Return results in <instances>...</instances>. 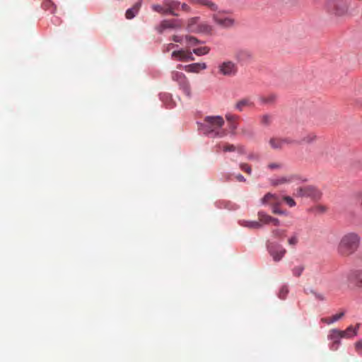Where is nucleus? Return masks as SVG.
Returning a JSON list of instances; mask_svg holds the SVG:
<instances>
[{
	"label": "nucleus",
	"instance_id": "1",
	"mask_svg": "<svg viewBox=\"0 0 362 362\" xmlns=\"http://www.w3.org/2000/svg\"><path fill=\"white\" fill-rule=\"evenodd\" d=\"M189 1L192 4L205 6L212 11V21L220 28H230L235 23V19L228 16L229 11L219 9L218 6L213 0H189Z\"/></svg>",
	"mask_w": 362,
	"mask_h": 362
},
{
	"label": "nucleus",
	"instance_id": "2",
	"mask_svg": "<svg viewBox=\"0 0 362 362\" xmlns=\"http://www.w3.org/2000/svg\"><path fill=\"white\" fill-rule=\"evenodd\" d=\"M224 120L221 116H207L200 124L199 129L210 137L221 138L227 134L226 130L222 128Z\"/></svg>",
	"mask_w": 362,
	"mask_h": 362
},
{
	"label": "nucleus",
	"instance_id": "3",
	"mask_svg": "<svg viewBox=\"0 0 362 362\" xmlns=\"http://www.w3.org/2000/svg\"><path fill=\"white\" fill-rule=\"evenodd\" d=\"M361 238L356 233L344 235L337 246L338 253L343 257H349L355 253L360 245Z\"/></svg>",
	"mask_w": 362,
	"mask_h": 362
},
{
	"label": "nucleus",
	"instance_id": "4",
	"mask_svg": "<svg viewBox=\"0 0 362 362\" xmlns=\"http://www.w3.org/2000/svg\"><path fill=\"white\" fill-rule=\"evenodd\" d=\"M326 12L337 20L349 16V4L347 0H327L325 4Z\"/></svg>",
	"mask_w": 362,
	"mask_h": 362
},
{
	"label": "nucleus",
	"instance_id": "5",
	"mask_svg": "<svg viewBox=\"0 0 362 362\" xmlns=\"http://www.w3.org/2000/svg\"><path fill=\"white\" fill-rule=\"evenodd\" d=\"M186 28L190 33L205 34L211 33L213 30L211 25L206 22L202 21L199 17L188 19Z\"/></svg>",
	"mask_w": 362,
	"mask_h": 362
},
{
	"label": "nucleus",
	"instance_id": "6",
	"mask_svg": "<svg viewBox=\"0 0 362 362\" xmlns=\"http://www.w3.org/2000/svg\"><path fill=\"white\" fill-rule=\"evenodd\" d=\"M294 194L296 197H308L313 199H319L321 197L320 191L311 185L297 188Z\"/></svg>",
	"mask_w": 362,
	"mask_h": 362
},
{
	"label": "nucleus",
	"instance_id": "7",
	"mask_svg": "<svg viewBox=\"0 0 362 362\" xmlns=\"http://www.w3.org/2000/svg\"><path fill=\"white\" fill-rule=\"evenodd\" d=\"M238 72L237 65L232 61H224L218 66V73L224 76H233Z\"/></svg>",
	"mask_w": 362,
	"mask_h": 362
},
{
	"label": "nucleus",
	"instance_id": "8",
	"mask_svg": "<svg viewBox=\"0 0 362 362\" xmlns=\"http://www.w3.org/2000/svg\"><path fill=\"white\" fill-rule=\"evenodd\" d=\"M347 281L350 286L356 288H362V270L356 269L351 271L347 274Z\"/></svg>",
	"mask_w": 362,
	"mask_h": 362
},
{
	"label": "nucleus",
	"instance_id": "9",
	"mask_svg": "<svg viewBox=\"0 0 362 362\" xmlns=\"http://www.w3.org/2000/svg\"><path fill=\"white\" fill-rule=\"evenodd\" d=\"M182 25V24L180 20H164L160 23L159 27L158 28V33H162L166 29H180Z\"/></svg>",
	"mask_w": 362,
	"mask_h": 362
},
{
	"label": "nucleus",
	"instance_id": "10",
	"mask_svg": "<svg viewBox=\"0 0 362 362\" xmlns=\"http://www.w3.org/2000/svg\"><path fill=\"white\" fill-rule=\"evenodd\" d=\"M171 57L172 59L182 62H189L194 60L192 52L188 49H183L173 51L171 54Z\"/></svg>",
	"mask_w": 362,
	"mask_h": 362
},
{
	"label": "nucleus",
	"instance_id": "11",
	"mask_svg": "<svg viewBox=\"0 0 362 362\" xmlns=\"http://www.w3.org/2000/svg\"><path fill=\"white\" fill-rule=\"evenodd\" d=\"M172 79L174 81H176L179 84V88L180 89H188L189 88V81L186 76L179 71H173L172 72Z\"/></svg>",
	"mask_w": 362,
	"mask_h": 362
},
{
	"label": "nucleus",
	"instance_id": "12",
	"mask_svg": "<svg viewBox=\"0 0 362 362\" xmlns=\"http://www.w3.org/2000/svg\"><path fill=\"white\" fill-rule=\"evenodd\" d=\"M178 69L183 68V69L189 73L198 74L202 70H205L207 68L206 63H193L188 65L182 66L181 64L177 66Z\"/></svg>",
	"mask_w": 362,
	"mask_h": 362
},
{
	"label": "nucleus",
	"instance_id": "13",
	"mask_svg": "<svg viewBox=\"0 0 362 362\" xmlns=\"http://www.w3.org/2000/svg\"><path fill=\"white\" fill-rule=\"evenodd\" d=\"M341 335L340 334V330L337 329H333L329 331V334L328 335V339L332 341L330 349L332 351H336L338 349L339 345L340 344V339H341Z\"/></svg>",
	"mask_w": 362,
	"mask_h": 362
},
{
	"label": "nucleus",
	"instance_id": "14",
	"mask_svg": "<svg viewBox=\"0 0 362 362\" xmlns=\"http://www.w3.org/2000/svg\"><path fill=\"white\" fill-rule=\"evenodd\" d=\"M269 251L276 262L280 261L286 252V250L279 245L270 246Z\"/></svg>",
	"mask_w": 362,
	"mask_h": 362
},
{
	"label": "nucleus",
	"instance_id": "15",
	"mask_svg": "<svg viewBox=\"0 0 362 362\" xmlns=\"http://www.w3.org/2000/svg\"><path fill=\"white\" fill-rule=\"evenodd\" d=\"M261 202L262 204L270 205L273 207L274 206H279L281 204V199L276 194L269 192L261 199Z\"/></svg>",
	"mask_w": 362,
	"mask_h": 362
},
{
	"label": "nucleus",
	"instance_id": "16",
	"mask_svg": "<svg viewBox=\"0 0 362 362\" xmlns=\"http://www.w3.org/2000/svg\"><path fill=\"white\" fill-rule=\"evenodd\" d=\"M160 99L167 105L168 107L172 108L176 106L180 101L173 98L174 95L169 92H163L159 95Z\"/></svg>",
	"mask_w": 362,
	"mask_h": 362
},
{
	"label": "nucleus",
	"instance_id": "17",
	"mask_svg": "<svg viewBox=\"0 0 362 362\" xmlns=\"http://www.w3.org/2000/svg\"><path fill=\"white\" fill-rule=\"evenodd\" d=\"M163 5L165 6L167 14H171L173 16H177L175 13L180 6V2L175 0H164Z\"/></svg>",
	"mask_w": 362,
	"mask_h": 362
},
{
	"label": "nucleus",
	"instance_id": "18",
	"mask_svg": "<svg viewBox=\"0 0 362 362\" xmlns=\"http://www.w3.org/2000/svg\"><path fill=\"white\" fill-rule=\"evenodd\" d=\"M360 327V324H357L355 327L351 325L346 328L345 330H340V334L341 337L346 339H350L353 337L357 335L358 328Z\"/></svg>",
	"mask_w": 362,
	"mask_h": 362
},
{
	"label": "nucleus",
	"instance_id": "19",
	"mask_svg": "<svg viewBox=\"0 0 362 362\" xmlns=\"http://www.w3.org/2000/svg\"><path fill=\"white\" fill-rule=\"evenodd\" d=\"M296 178L294 175H290L286 177H281L278 179H274L271 180V183L274 186H277L279 185H282L285 183H288L292 182Z\"/></svg>",
	"mask_w": 362,
	"mask_h": 362
},
{
	"label": "nucleus",
	"instance_id": "20",
	"mask_svg": "<svg viewBox=\"0 0 362 362\" xmlns=\"http://www.w3.org/2000/svg\"><path fill=\"white\" fill-rule=\"evenodd\" d=\"M141 3V1L136 3L132 8L127 10L125 16L127 19L133 18L140 9Z\"/></svg>",
	"mask_w": 362,
	"mask_h": 362
},
{
	"label": "nucleus",
	"instance_id": "21",
	"mask_svg": "<svg viewBox=\"0 0 362 362\" xmlns=\"http://www.w3.org/2000/svg\"><path fill=\"white\" fill-rule=\"evenodd\" d=\"M317 139V136L314 133H308L306 135H305L300 141H298V144H313L315 142Z\"/></svg>",
	"mask_w": 362,
	"mask_h": 362
},
{
	"label": "nucleus",
	"instance_id": "22",
	"mask_svg": "<svg viewBox=\"0 0 362 362\" xmlns=\"http://www.w3.org/2000/svg\"><path fill=\"white\" fill-rule=\"evenodd\" d=\"M240 225L249 228H262V223L257 221H242Z\"/></svg>",
	"mask_w": 362,
	"mask_h": 362
},
{
	"label": "nucleus",
	"instance_id": "23",
	"mask_svg": "<svg viewBox=\"0 0 362 362\" xmlns=\"http://www.w3.org/2000/svg\"><path fill=\"white\" fill-rule=\"evenodd\" d=\"M223 151L225 152L238 151L240 153H243L244 148L243 146H235L233 144H226L223 146Z\"/></svg>",
	"mask_w": 362,
	"mask_h": 362
},
{
	"label": "nucleus",
	"instance_id": "24",
	"mask_svg": "<svg viewBox=\"0 0 362 362\" xmlns=\"http://www.w3.org/2000/svg\"><path fill=\"white\" fill-rule=\"evenodd\" d=\"M272 216L264 213L263 211L258 212L259 222L262 224H270Z\"/></svg>",
	"mask_w": 362,
	"mask_h": 362
},
{
	"label": "nucleus",
	"instance_id": "25",
	"mask_svg": "<svg viewBox=\"0 0 362 362\" xmlns=\"http://www.w3.org/2000/svg\"><path fill=\"white\" fill-rule=\"evenodd\" d=\"M262 104L270 105L275 102L276 96L274 94H269L267 96H261L259 98Z\"/></svg>",
	"mask_w": 362,
	"mask_h": 362
},
{
	"label": "nucleus",
	"instance_id": "26",
	"mask_svg": "<svg viewBox=\"0 0 362 362\" xmlns=\"http://www.w3.org/2000/svg\"><path fill=\"white\" fill-rule=\"evenodd\" d=\"M269 142L271 147L274 149H279L283 148L281 138L273 137L270 139Z\"/></svg>",
	"mask_w": 362,
	"mask_h": 362
},
{
	"label": "nucleus",
	"instance_id": "27",
	"mask_svg": "<svg viewBox=\"0 0 362 362\" xmlns=\"http://www.w3.org/2000/svg\"><path fill=\"white\" fill-rule=\"evenodd\" d=\"M185 40L189 47L196 46L201 43V41L197 37L190 35H186Z\"/></svg>",
	"mask_w": 362,
	"mask_h": 362
},
{
	"label": "nucleus",
	"instance_id": "28",
	"mask_svg": "<svg viewBox=\"0 0 362 362\" xmlns=\"http://www.w3.org/2000/svg\"><path fill=\"white\" fill-rule=\"evenodd\" d=\"M210 51V48L208 47H202L199 48H195L192 52V53L195 54L197 56H202L207 54Z\"/></svg>",
	"mask_w": 362,
	"mask_h": 362
},
{
	"label": "nucleus",
	"instance_id": "29",
	"mask_svg": "<svg viewBox=\"0 0 362 362\" xmlns=\"http://www.w3.org/2000/svg\"><path fill=\"white\" fill-rule=\"evenodd\" d=\"M305 269V266L303 265V264H299V265H297V266H295L293 269H292V274L294 276L296 277H299L301 276L302 273L303 272Z\"/></svg>",
	"mask_w": 362,
	"mask_h": 362
},
{
	"label": "nucleus",
	"instance_id": "30",
	"mask_svg": "<svg viewBox=\"0 0 362 362\" xmlns=\"http://www.w3.org/2000/svg\"><path fill=\"white\" fill-rule=\"evenodd\" d=\"M272 122V117L270 115H263L260 117V123L262 125L267 127Z\"/></svg>",
	"mask_w": 362,
	"mask_h": 362
},
{
	"label": "nucleus",
	"instance_id": "31",
	"mask_svg": "<svg viewBox=\"0 0 362 362\" xmlns=\"http://www.w3.org/2000/svg\"><path fill=\"white\" fill-rule=\"evenodd\" d=\"M252 105L251 101L249 99H243L240 100L237 105L236 107L241 111L243 110V107L245 106H250Z\"/></svg>",
	"mask_w": 362,
	"mask_h": 362
},
{
	"label": "nucleus",
	"instance_id": "32",
	"mask_svg": "<svg viewBox=\"0 0 362 362\" xmlns=\"http://www.w3.org/2000/svg\"><path fill=\"white\" fill-rule=\"evenodd\" d=\"M152 8L153 11L162 13V14H167L165 6L163 5L160 4H154L152 6Z\"/></svg>",
	"mask_w": 362,
	"mask_h": 362
},
{
	"label": "nucleus",
	"instance_id": "33",
	"mask_svg": "<svg viewBox=\"0 0 362 362\" xmlns=\"http://www.w3.org/2000/svg\"><path fill=\"white\" fill-rule=\"evenodd\" d=\"M272 233L275 238H284L286 235V230L284 229L276 228L272 230Z\"/></svg>",
	"mask_w": 362,
	"mask_h": 362
},
{
	"label": "nucleus",
	"instance_id": "34",
	"mask_svg": "<svg viewBox=\"0 0 362 362\" xmlns=\"http://www.w3.org/2000/svg\"><path fill=\"white\" fill-rule=\"evenodd\" d=\"M281 141H282L283 147L285 145H292V144H298V141L292 139L288 137L281 138Z\"/></svg>",
	"mask_w": 362,
	"mask_h": 362
},
{
	"label": "nucleus",
	"instance_id": "35",
	"mask_svg": "<svg viewBox=\"0 0 362 362\" xmlns=\"http://www.w3.org/2000/svg\"><path fill=\"white\" fill-rule=\"evenodd\" d=\"M288 287L286 286H284L279 290V297L281 299H284L286 298V295L288 294Z\"/></svg>",
	"mask_w": 362,
	"mask_h": 362
},
{
	"label": "nucleus",
	"instance_id": "36",
	"mask_svg": "<svg viewBox=\"0 0 362 362\" xmlns=\"http://www.w3.org/2000/svg\"><path fill=\"white\" fill-rule=\"evenodd\" d=\"M240 168L248 175H250L252 173L251 167L247 163H240Z\"/></svg>",
	"mask_w": 362,
	"mask_h": 362
},
{
	"label": "nucleus",
	"instance_id": "37",
	"mask_svg": "<svg viewBox=\"0 0 362 362\" xmlns=\"http://www.w3.org/2000/svg\"><path fill=\"white\" fill-rule=\"evenodd\" d=\"M283 200L290 206L293 207L296 206V202L288 196L283 197Z\"/></svg>",
	"mask_w": 362,
	"mask_h": 362
},
{
	"label": "nucleus",
	"instance_id": "38",
	"mask_svg": "<svg viewBox=\"0 0 362 362\" xmlns=\"http://www.w3.org/2000/svg\"><path fill=\"white\" fill-rule=\"evenodd\" d=\"M355 199L356 204L362 207V189L356 194Z\"/></svg>",
	"mask_w": 362,
	"mask_h": 362
},
{
	"label": "nucleus",
	"instance_id": "39",
	"mask_svg": "<svg viewBox=\"0 0 362 362\" xmlns=\"http://www.w3.org/2000/svg\"><path fill=\"white\" fill-rule=\"evenodd\" d=\"M355 349L357 353L362 356V340L356 342Z\"/></svg>",
	"mask_w": 362,
	"mask_h": 362
},
{
	"label": "nucleus",
	"instance_id": "40",
	"mask_svg": "<svg viewBox=\"0 0 362 362\" xmlns=\"http://www.w3.org/2000/svg\"><path fill=\"white\" fill-rule=\"evenodd\" d=\"M298 242L297 236L293 235L288 240V243L290 245L295 246Z\"/></svg>",
	"mask_w": 362,
	"mask_h": 362
},
{
	"label": "nucleus",
	"instance_id": "41",
	"mask_svg": "<svg viewBox=\"0 0 362 362\" xmlns=\"http://www.w3.org/2000/svg\"><path fill=\"white\" fill-rule=\"evenodd\" d=\"M282 167V165L279 163H272L268 165V168L271 170L279 169Z\"/></svg>",
	"mask_w": 362,
	"mask_h": 362
},
{
	"label": "nucleus",
	"instance_id": "42",
	"mask_svg": "<svg viewBox=\"0 0 362 362\" xmlns=\"http://www.w3.org/2000/svg\"><path fill=\"white\" fill-rule=\"evenodd\" d=\"M344 315V312L337 313V314L334 315L332 317H331L332 321H333V322H334L340 320Z\"/></svg>",
	"mask_w": 362,
	"mask_h": 362
},
{
	"label": "nucleus",
	"instance_id": "43",
	"mask_svg": "<svg viewBox=\"0 0 362 362\" xmlns=\"http://www.w3.org/2000/svg\"><path fill=\"white\" fill-rule=\"evenodd\" d=\"M272 212L276 214H285V211L280 210L279 206H274L272 207Z\"/></svg>",
	"mask_w": 362,
	"mask_h": 362
},
{
	"label": "nucleus",
	"instance_id": "44",
	"mask_svg": "<svg viewBox=\"0 0 362 362\" xmlns=\"http://www.w3.org/2000/svg\"><path fill=\"white\" fill-rule=\"evenodd\" d=\"M175 47H177V45H175V44L169 43L165 45V47L163 49V52H168V51L173 49V48H175Z\"/></svg>",
	"mask_w": 362,
	"mask_h": 362
},
{
	"label": "nucleus",
	"instance_id": "45",
	"mask_svg": "<svg viewBox=\"0 0 362 362\" xmlns=\"http://www.w3.org/2000/svg\"><path fill=\"white\" fill-rule=\"evenodd\" d=\"M180 6L182 11H185L186 12H189L191 11V8L185 3H180Z\"/></svg>",
	"mask_w": 362,
	"mask_h": 362
},
{
	"label": "nucleus",
	"instance_id": "46",
	"mask_svg": "<svg viewBox=\"0 0 362 362\" xmlns=\"http://www.w3.org/2000/svg\"><path fill=\"white\" fill-rule=\"evenodd\" d=\"M172 40L175 42H181L182 40V37L178 35H173L172 37Z\"/></svg>",
	"mask_w": 362,
	"mask_h": 362
},
{
	"label": "nucleus",
	"instance_id": "47",
	"mask_svg": "<svg viewBox=\"0 0 362 362\" xmlns=\"http://www.w3.org/2000/svg\"><path fill=\"white\" fill-rule=\"evenodd\" d=\"M272 224H273L274 226H279L280 224V221L279 219L276 218H274L272 217V221L271 223Z\"/></svg>",
	"mask_w": 362,
	"mask_h": 362
},
{
	"label": "nucleus",
	"instance_id": "48",
	"mask_svg": "<svg viewBox=\"0 0 362 362\" xmlns=\"http://www.w3.org/2000/svg\"><path fill=\"white\" fill-rule=\"evenodd\" d=\"M321 321L322 322L327 323L328 325L333 323V321H332V318L331 317H329V318H326V317L322 318Z\"/></svg>",
	"mask_w": 362,
	"mask_h": 362
},
{
	"label": "nucleus",
	"instance_id": "49",
	"mask_svg": "<svg viewBox=\"0 0 362 362\" xmlns=\"http://www.w3.org/2000/svg\"><path fill=\"white\" fill-rule=\"evenodd\" d=\"M235 178L239 182H245L246 180L245 178L241 174L236 175Z\"/></svg>",
	"mask_w": 362,
	"mask_h": 362
},
{
	"label": "nucleus",
	"instance_id": "50",
	"mask_svg": "<svg viewBox=\"0 0 362 362\" xmlns=\"http://www.w3.org/2000/svg\"><path fill=\"white\" fill-rule=\"evenodd\" d=\"M226 119L229 122H233L235 119V117L234 115H226Z\"/></svg>",
	"mask_w": 362,
	"mask_h": 362
},
{
	"label": "nucleus",
	"instance_id": "51",
	"mask_svg": "<svg viewBox=\"0 0 362 362\" xmlns=\"http://www.w3.org/2000/svg\"><path fill=\"white\" fill-rule=\"evenodd\" d=\"M316 298L320 300H325V298H324L323 295H322V294H317Z\"/></svg>",
	"mask_w": 362,
	"mask_h": 362
},
{
	"label": "nucleus",
	"instance_id": "52",
	"mask_svg": "<svg viewBox=\"0 0 362 362\" xmlns=\"http://www.w3.org/2000/svg\"><path fill=\"white\" fill-rule=\"evenodd\" d=\"M182 95H184V96H185L187 98H189L190 92L185 91V92H182Z\"/></svg>",
	"mask_w": 362,
	"mask_h": 362
},
{
	"label": "nucleus",
	"instance_id": "53",
	"mask_svg": "<svg viewBox=\"0 0 362 362\" xmlns=\"http://www.w3.org/2000/svg\"><path fill=\"white\" fill-rule=\"evenodd\" d=\"M248 158L250 160H254V159H257V156L251 154V155H249Z\"/></svg>",
	"mask_w": 362,
	"mask_h": 362
},
{
	"label": "nucleus",
	"instance_id": "54",
	"mask_svg": "<svg viewBox=\"0 0 362 362\" xmlns=\"http://www.w3.org/2000/svg\"><path fill=\"white\" fill-rule=\"evenodd\" d=\"M231 129H232L233 130L235 129H236V125H235V124L232 123V124H231Z\"/></svg>",
	"mask_w": 362,
	"mask_h": 362
},
{
	"label": "nucleus",
	"instance_id": "55",
	"mask_svg": "<svg viewBox=\"0 0 362 362\" xmlns=\"http://www.w3.org/2000/svg\"><path fill=\"white\" fill-rule=\"evenodd\" d=\"M175 98H179V96L177 95V94H176Z\"/></svg>",
	"mask_w": 362,
	"mask_h": 362
}]
</instances>
